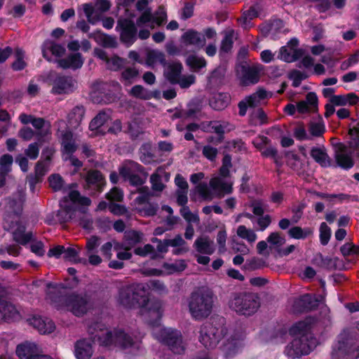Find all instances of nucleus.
<instances>
[{"label":"nucleus","mask_w":359,"mask_h":359,"mask_svg":"<svg viewBox=\"0 0 359 359\" xmlns=\"http://www.w3.org/2000/svg\"><path fill=\"white\" fill-rule=\"evenodd\" d=\"M117 301L126 309H133L138 306L141 315L152 325L154 337L167 345L173 353L180 354L184 352V346L181 333L175 330L164 327L159 323L163 312L161 304L156 300L148 299L144 283L122 286L119 289Z\"/></svg>","instance_id":"nucleus-1"},{"label":"nucleus","mask_w":359,"mask_h":359,"mask_svg":"<svg viewBox=\"0 0 359 359\" xmlns=\"http://www.w3.org/2000/svg\"><path fill=\"white\" fill-rule=\"evenodd\" d=\"M199 340L208 348L215 347L221 339L222 351L226 358H231L242 350L245 345L244 334L240 331H231L225 332L223 327H216L212 324L202 326L200 332Z\"/></svg>","instance_id":"nucleus-2"},{"label":"nucleus","mask_w":359,"mask_h":359,"mask_svg":"<svg viewBox=\"0 0 359 359\" xmlns=\"http://www.w3.org/2000/svg\"><path fill=\"white\" fill-rule=\"evenodd\" d=\"M48 181L50 187L54 191L62 190L64 193L68 194L60 203L61 210L57 213L60 222H65L72 218V212L74 211V205L79 206H89L90 205L91 201L89 198L82 196L78 191L74 189L76 187V184L73 183L64 186L62 177L57 174L51 175Z\"/></svg>","instance_id":"nucleus-3"},{"label":"nucleus","mask_w":359,"mask_h":359,"mask_svg":"<svg viewBox=\"0 0 359 359\" xmlns=\"http://www.w3.org/2000/svg\"><path fill=\"white\" fill-rule=\"evenodd\" d=\"M88 333L97 339L101 345L119 346L123 350H128V353H135L140 348V340L133 339L130 335L121 330H114L109 331L104 325L95 323L89 326Z\"/></svg>","instance_id":"nucleus-4"},{"label":"nucleus","mask_w":359,"mask_h":359,"mask_svg":"<svg viewBox=\"0 0 359 359\" xmlns=\"http://www.w3.org/2000/svg\"><path fill=\"white\" fill-rule=\"evenodd\" d=\"M215 295L207 287H199L190 294L188 299L189 311L192 318L201 320L207 318L214 306Z\"/></svg>","instance_id":"nucleus-5"},{"label":"nucleus","mask_w":359,"mask_h":359,"mask_svg":"<svg viewBox=\"0 0 359 359\" xmlns=\"http://www.w3.org/2000/svg\"><path fill=\"white\" fill-rule=\"evenodd\" d=\"M308 324L301 321L294 325L290 330L292 335H299L294 338L285 348V354L292 359L299 358L304 355H308L313 347L311 341H309V337L306 332Z\"/></svg>","instance_id":"nucleus-6"},{"label":"nucleus","mask_w":359,"mask_h":359,"mask_svg":"<svg viewBox=\"0 0 359 359\" xmlns=\"http://www.w3.org/2000/svg\"><path fill=\"white\" fill-rule=\"evenodd\" d=\"M260 302L258 295L255 293H236L229 302V308L240 315L251 316L257 312Z\"/></svg>","instance_id":"nucleus-7"},{"label":"nucleus","mask_w":359,"mask_h":359,"mask_svg":"<svg viewBox=\"0 0 359 359\" xmlns=\"http://www.w3.org/2000/svg\"><path fill=\"white\" fill-rule=\"evenodd\" d=\"M118 170L120 175L133 186L143 184L148 176L144 168L133 161H124L119 167Z\"/></svg>","instance_id":"nucleus-8"},{"label":"nucleus","mask_w":359,"mask_h":359,"mask_svg":"<svg viewBox=\"0 0 359 359\" xmlns=\"http://www.w3.org/2000/svg\"><path fill=\"white\" fill-rule=\"evenodd\" d=\"M48 81L52 87L50 93L53 95L70 94L76 88V81L69 76L50 74Z\"/></svg>","instance_id":"nucleus-9"},{"label":"nucleus","mask_w":359,"mask_h":359,"mask_svg":"<svg viewBox=\"0 0 359 359\" xmlns=\"http://www.w3.org/2000/svg\"><path fill=\"white\" fill-rule=\"evenodd\" d=\"M67 310L76 316L86 313L92 307V303L86 295L70 294L62 299Z\"/></svg>","instance_id":"nucleus-10"},{"label":"nucleus","mask_w":359,"mask_h":359,"mask_svg":"<svg viewBox=\"0 0 359 359\" xmlns=\"http://www.w3.org/2000/svg\"><path fill=\"white\" fill-rule=\"evenodd\" d=\"M264 67L256 63L252 65H243L237 70L238 76L243 86L254 85L259 82L263 74Z\"/></svg>","instance_id":"nucleus-11"},{"label":"nucleus","mask_w":359,"mask_h":359,"mask_svg":"<svg viewBox=\"0 0 359 359\" xmlns=\"http://www.w3.org/2000/svg\"><path fill=\"white\" fill-rule=\"evenodd\" d=\"M298 43L297 39H291L286 46L280 48L278 58L286 62H292L302 57L304 50L297 48Z\"/></svg>","instance_id":"nucleus-12"},{"label":"nucleus","mask_w":359,"mask_h":359,"mask_svg":"<svg viewBox=\"0 0 359 359\" xmlns=\"http://www.w3.org/2000/svg\"><path fill=\"white\" fill-rule=\"evenodd\" d=\"M143 239V234L134 230L126 231L124 233L123 240L121 243H116L114 249L116 250H130L137 244L141 243Z\"/></svg>","instance_id":"nucleus-13"},{"label":"nucleus","mask_w":359,"mask_h":359,"mask_svg":"<svg viewBox=\"0 0 359 359\" xmlns=\"http://www.w3.org/2000/svg\"><path fill=\"white\" fill-rule=\"evenodd\" d=\"M267 97V93L262 88L258 89L255 93L245 97V100L240 102L238 104L239 114L244 116L246 114L247 108L255 107L258 106L261 101Z\"/></svg>","instance_id":"nucleus-14"},{"label":"nucleus","mask_w":359,"mask_h":359,"mask_svg":"<svg viewBox=\"0 0 359 359\" xmlns=\"http://www.w3.org/2000/svg\"><path fill=\"white\" fill-rule=\"evenodd\" d=\"M85 188L91 191L101 192L105 184L104 179L98 170H89L85 177Z\"/></svg>","instance_id":"nucleus-15"},{"label":"nucleus","mask_w":359,"mask_h":359,"mask_svg":"<svg viewBox=\"0 0 359 359\" xmlns=\"http://www.w3.org/2000/svg\"><path fill=\"white\" fill-rule=\"evenodd\" d=\"M41 348L34 342L25 341L17 346L15 353L20 359H34Z\"/></svg>","instance_id":"nucleus-16"},{"label":"nucleus","mask_w":359,"mask_h":359,"mask_svg":"<svg viewBox=\"0 0 359 359\" xmlns=\"http://www.w3.org/2000/svg\"><path fill=\"white\" fill-rule=\"evenodd\" d=\"M118 25L121 28V39L128 45H131L136 39L137 29L135 24L130 20H118Z\"/></svg>","instance_id":"nucleus-17"},{"label":"nucleus","mask_w":359,"mask_h":359,"mask_svg":"<svg viewBox=\"0 0 359 359\" xmlns=\"http://www.w3.org/2000/svg\"><path fill=\"white\" fill-rule=\"evenodd\" d=\"M221 177H214L210 181V186L219 198L232 191L233 182Z\"/></svg>","instance_id":"nucleus-18"},{"label":"nucleus","mask_w":359,"mask_h":359,"mask_svg":"<svg viewBox=\"0 0 359 359\" xmlns=\"http://www.w3.org/2000/svg\"><path fill=\"white\" fill-rule=\"evenodd\" d=\"M170 175L165 172V169L159 167L150 177V183L151 189L155 192H161L165 189V185L163 182H168Z\"/></svg>","instance_id":"nucleus-19"},{"label":"nucleus","mask_w":359,"mask_h":359,"mask_svg":"<svg viewBox=\"0 0 359 359\" xmlns=\"http://www.w3.org/2000/svg\"><path fill=\"white\" fill-rule=\"evenodd\" d=\"M28 322L29 325L33 326L41 334H49L55 330L53 322L48 318L33 316L29 318Z\"/></svg>","instance_id":"nucleus-20"},{"label":"nucleus","mask_w":359,"mask_h":359,"mask_svg":"<svg viewBox=\"0 0 359 359\" xmlns=\"http://www.w3.org/2000/svg\"><path fill=\"white\" fill-rule=\"evenodd\" d=\"M93 353L92 341L80 339L75 343L74 355L76 359H90Z\"/></svg>","instance_id":"nucleus-21"},{"label":"nucleus","mask_w":359,"mask_h":359,"mask_svg":"<svg viewBox=\"0 0 359 359\" xmlns=\"http://www.w3.org/2000/svg\"><path fill=\"white\" fill-rule=\"evenodd\" d=\"M201 129L207 133H215L217 135H222L225 132L231 131L233 126L225 121H208L203 122L201 125Z\"/></svg>","instance_id":"nucleus-22"},{"label":"nucleus","mask_w":359,"mask_h":359,"mask_svg":"<svg viewBox=\"0 0 359 359\" xmlns=\"http://www.w3.org/2000/svg\"><path fill=\"white\" fill-rule=\"evenodd\" d=\"M24 201V191L22 190L18 191L12 197L7 199V211L16 215L20 214L22 210Z\"/></svg>","instance_id":"nucleus-23"},{"label":"nucleus","mask_w":359,"mask_h":359,"mask_svg":"<svg viewBox=\"0 0 359 359\" xmlns=\"http://www.w3.org/2000/svg\"><path fill=\"white\" fill-rule=\"evenodd\" d=\"M20 318V312L13 304L4 300L0 302V320L13 321Z\"/></svg>","instance_id":"nucleus-24"},{"label":"nucleus","mask_w":359,"mask_h":359,"mask_svg":"<svg viewBox=\"0 0 359 359\" xmlns=\"http://www.w3.org/2000/svg\"><path fill=\"white\" fill-rule=\"evenodd\" d=\"M61 144L63 159L67 161V157L72 155L77 148L71 132L66 131L62 135Z\"/></svg>","instance_id":"nucleus-25"},{"label":"nucleus","mask_w":359,"mask_h":359,"mask_svg":"<svg viewBox=\"0 0 359 359\" xmlns=\"http://www.w3.org/2000/svg\"><path fill=\"white\" fill-rule=\"evenodd\" d=\"M194 247L197 252L210 255L215 250V244L208 236H201L196 239Z\"/></svg>","instance_id":"nucleus-26"},{"label":"nucleus","mask_w":359,"mask_h":359,"mask_svg":"<svg viewBox=\"0 0 359 359\" xmlns=\"http://www.w3.org/2000/svg\"><path fill=\"white\" fill-rule=\"evenodd\" d=\"M58 66L62 69H79L83 64V59L80 53L69 55L65 59L57 60Z\"/></svg>","instance_id":"nucleus-27"},{"label":"nucleus","mask_w":359,"mask_h":359,"mask_svg":"<svg viewBox=\"0 0 359 359\" xmlns=\"http://www.w3.org/2000/svg\"><path fill=\"white\" fill-rule=\"evenodd\" d=\"M337 107L353 106L359 102V97L354 93L338 95L330 99Z\"/></svg>","instance_id":"nucleus-28"},{"label":"nucleus","mask_w":359,"mask_h":359,"mask_svg":"<svg viewBox=\"0 0 359 359\" xmlns=\"http://www.w3.org/2000/svg\"><path fill=\"white\" fill-rule=\"evenodd\" d=\"M183 43L186 45H192L201 48L205 44V36L194 31H188L182 35Z\"/></svg>","instance_id":"nucleus-29"},{"label":"nucleus","mask_w":359,"mask_h":359,"mask_svg":"<svg viewBox=\"0 0 359 359\" xmlns=\"http://www.w3.org/2000/svg\"><path fill=\"white\" fill-rule=\"evenodd\" d=\"M311 156L316 162L322 167H329L331 165V159L328 156L325 147H313L311 150Z\"/></svg>","instance_id":"nucleus-30"},{"label":"nucleus","mask_w":359,"mask_h":359,"mask_svg":"<svg viewBox=\"0 0 359 359\" xmlns=\"http://www.w3.org/2000/svg\"><path fill=\"white\" fill-rule=\"evenodd\" d=\"M43 55L48 60H50V58L48 57V53H51L55 57L62 56L65 52V48L57 43H55L51 41H47L44 42L43 45Z\"/></svg>","instance_id":"nucleus-31"},{"label":"nucleus","mask_w":359,"mask_h":359,"mask_svg":"<svg viewBox=\"0 0 359 359\" xmlns=\"http://www.w3.org/2000/svg\"><path fill=\"white\" fill-rule=\"evenodd\" d=\"M230 100V95L228 93H215L210 100V105L215 110H223L228 106Z\"/></svg>","instance_id":"nucleus-32"},{"label":"nucleus","mask_w":359,"mask_h":359,"mask_svg":"<svg viewBox=\"0 0 359 359\" xmlns=\"http://www.w3.org/2000/svg\"><path fill=\"white\" fill-rule=\"evenodd\" d=\"M335 158L338 165L344 169H349L353 166L351 154L344 148L339 149L336 152Z\"/></svg>","instance_id":"nucleus-33"},{"label":"nucleus","mask_w":359,"mask_h":359,"mask_svg":"<svg viewBox=\"0 0 359 359\" xmlns=\"http://www.w3.org/2000/svg\"><path fill=\"white\" fill-rule=\"evenodd\" d=\"M182 65L180 62H172L166 67L165 76L172 83H176L182 72Z\"/></svg>","instance_id":"nucleus-34"},{"label":"nucleus","mask_w":359,"mask_h":359,"mask_svg":"<svg viewBox=\"0 0 359 359\" xmlns=\"http://www.w3.org/2000/svg\"><path fill=\"white\" fill-rule=\"evenodd\" d=\"M237 236L241 239L245 240L248 243L252 245L257 239L255 231L245 225H239L236 229Z\"/></svg>","instance_id":"nucleus-35"},{"label":"nucleus","mask_w":359,"mask_h":359,"mask_svg":"<svg viewBox=\"0 0 359 359\" xmlns=\"http://www.w3.org/2000/svg\"><path fill=\"white\" fill-rule=\"evenodd\" d=\"M83 8L87 20L90 23L94 25L100 21L103 13H101L96 8H95L93 6L90 4H83Z\"/></svg>","instance_id":"nucleus-36"},{"label":"nucleus","mask_w":359,"mask_h":359,"mask_svg":"<svg viewBox=\"0 0 359 359\" xmlns=\"http://www.w3.org/2000/svg\"><path fill=\"white\" fill-rule=\"evenodd\" d=\"M13 240L20 245H25L32 241L33 234L32 232L25 233V228L20 226L13 233Z\"/></svg>","instance_id":"nucleus-37"},{"label":"nucleus","mask_w":359,"mask_h":359,"mask_svg":"<svg viewBox=\"0 0 359 359\" xmlns=\"http://www.w3.org/2000/svg\"><path fill=\"white\" fill-rule=\"evenodd\" d=\"M313 229L309 227L302 228L296 226L290 228L288 231L290 237L294 239H305L313 234Z\"/></svg>","instance_id":"nucleus-38"},{"label":"nucleus","mask_w":359,"mask_h":359,"mask_svg":"<svg viewBox=\"0 0 359 359\" xmlns=\"http://www.w3.org/2000/svg\"><path fill=\"white\" fill-rule=\"evenodd\" d=\"M165 60L164 54L159 50H151L147 52L146 64L149 67H153L158 63L163 64Z\"/></svg>","instance_id":"nucleus-39"},{"label":"nucleus","mask_w":359,"mask_h":359,"mask_svg":"<svg viewBox=\"0 0 359 359\" xmlns=\"http://www.w3.org/2000/svg\"><path fill=\"white\" fill-rule=\"evenodd\" d=\"M318 300L311 294H306L300 297L297 302V304L302 307L301 311L311 310L318 306Z\"/></svg>","instance_id":"nucleus-40"},{"label":"nucleus","mask_w":359,"mask_h":359,"mask_svg":"<svg viewBox=\"0 0 359 359\" xmlns=\"http://www.w3.org/2000/svg\"><path fill=\"white\" fill-rule=\"evenodd\" d=\"M85 110L82 107H76L69 114V122L72 127H76L83 120Z\"/></svg>","instance_id":"nucleus-41"},{"label":"nucleus","mask_w":359,"mask_h":359,"mask_svg":"<svg viewBox=\"0 0 359 359\" xmlns=\"http://www.w3.org/2000/svg\"><path fill=\"white\" fill-rule=\"evenodd\" d=\"M168 243L169 244V246L178 248L174 250V253L176 255L185 252L188 250L187 248L185 246L186 242L180 235H177L172 239H168Z\"/></svg>","instance_id":"nucleus-42"},{"label":"nucleus","mask_w":359,"mask_h":359,"mask_svg":"<svg viewBox=\"0 0 359 359\" xmlns=\"http://www.w3.org/2000/svg\"><path fill=\"white\" fill-rule=\"evenodd\" d=\"M109 116L105 112L99 113L90 122L89 128L91 130H97L108 121Z\"/></svg>","instance_id":"nucleus-43"},{"label":"nucleus","mask_w":359,"mask_h":359,"mask_svg":"<svg viewBox=\"0 0 359 359\" xmlns=\"http://www.w3.org/2000/svg\"><path fill=\"white\" fill-rule=\"evenodd\" d=\"M79 248L76 250L73 247L65 248L63 258L74 264L82 262V259L79 257Z\"/></svg>","instance_id":"nucleus-44"},{"label":"nucleus","mask_w":359,"mask_h":359,"mask_svg":"<svg viewBox=\"0 0 359 359\" xmlns=\"http://www.w3.org/2000/svg\"><path fill=\"white\" fill-rule=\"evenodd\" d=\"M153 194L149 191L148 187H144L140 190V194L135 198L134 203L136 207H142L146 205Z\"/></svg>","instance_id":"nucleus-45"},{"label":"nucleus","mask_w":359,"mask_h":359,"mask_svg":"<svg viewBox=\"0 0 359 359\" xmlns=\"http://www.w3.org/2000/svg\"><path fill=\"white\" fill-rule=\"evenodd\" d=\"M149 23L151 29H154L155 25L153 23V15L150 9L145 10L140 18L137 20L136 25L137 27H142Z\"/></svg>","instance_id":"nucleus-46"},{"label":"nucleus","mask_w":359,"mask_h":359,"mask_svg":"<svg viewBox=\"0 0 359 359\" xmlns=\"http://www.w3.org/2000/svg\"><path fill=\"white\" fill-rule=\"evenodd\" d=\"M257 16V11L255 7H251L248 11L245 12L242 17L239 19L241 26L246 29L249 27L250 20Z\"/></svg>","instance_id":"nucleus-47"},{"label":"nucleus","mask_w":359,"mask_h":359,"mask_svg":"<svg viewBox=\"0 0 359 359\" xmlns=\"http://www.w3.org/2000/svg\"><path fill=\"white\" fill-rule=\"evenodd\" d=\"M187 64L193 69H199L206 65V62L203 57L191 55L187 58Z\"/></svg>","instance_id":"nucleus-48"},{"label":"nucleus","mask_w":359,"mask_h":359,"mask_svg":"<svg viewBox=\"0 0 359 359\" xmlns=\"http://www.w3.org/2000/svg\"><path fill=\"white\" fill-rule=\"evenodd\" d=\"M15 60L12 64L13 69L15 71H20L23 69L26 66V63L24 61V52L21 49L17 48L15 52Z\"/></svg>","instance_id":"nucleus-49"},{"label":"nucleus","mask_w":359,"mask_h":359,"mask_svg":"<svg viewBox=\"0 0 359 359\" xmlns=\"http://www.w3.org/2000/svg\"><path fill=\"white\" fill-rule=\"evenodd\" d=\"M234 32L233 30L226 31L224 37L222 41L221 50L225 53L229 52L233 46Z\"/></svg>","instance_id":"nucleus-50"},{"label":"nucleus","mask_w":359,"mask_h":359,"mask_svg":"<svg viewBox=\"0 0 359 359\" xmlns=\"http://www.w3.org/2000/svg\"><path fill=\"white\" fill-rule=\"evenodd\" d=\"M249 207L255 215L262 216L264 213L266 205L262 200H253L249 203Z\"/></svg>","instance_id":"nucleus-51"},{"label":"nucleus","mask_w":359,"mask_h":359,"mask_svg":"<svg viewBox=\"0 0 359 359\" xmlns=\"http://www.w3.org/2000/svg\"><path fill=\"white\" fill-rule=\"evenodd\" d=\"M180 212L182 217L189 224L198 223L200 219L197 213L191 212L188 206L182 207Z\"/></svg>","instance_id":"nucleus-52"},{"label":"nucleus","mask_w":359,"mask_h":359,"mask_svg":"<svg viewBox=\"0 0 359 359\" xmlns=\"http://www.w3.org/2000/svg\"><path fill=\"white\" fill-rule=\"evenodd\" d=\"M13 158L10 154H4L0 158V172L8 174L11 170Z\"/></svg>","instance_id":"nucleus-53"},{"label":"nucleus","mask_w":359,"mask_h":359,"mask_svg":"<svg viewBox=\"0 0 359 359\" xmlns=\"http://www.w3.org/2000/svg\"><path fill=\"white\" fill-rule=\"evenodd\" d=\"M195 190L204 200L210 201L213 198V194L206 183L198 184Z\"/></svg>","instance_id":"nucleus-54"},{"label":"nucleus","mask_w":359,"mask_h":359,"mask_svg":"<svg viewBox=\"0 0 359 359\" xmlns=\"http://www.w3.org/2000/svg\"><path fill=\"white\" fill-rule=\"evenodd\" d=\"M139 72L134 67L126 69L121 74V80L126 85H130L133 80L137 76Z\"/></svg>","instance_id":"nucleus-55"},{"label":"nucleus","mask_w":359,"mask_h":359,"mask_svg":"<svg viewBox=\"0 0 359 359\" xmlns=\"http://www.w3.org/2000/svg\"><path fill=\"white\" fill-rule=\"evenodd\" d=\"M32 124L36 129H38V130L45 128L44 130L38 133V135L40 136H45L46 134H48L50 133L49 132L50 124L49 123L46 124L44 119L42 118H34V117Z\"/></svg>","instance_id":"nucleus-56"},{"label":"nucleus","mask_w":359,"mask_h":359,"mask_svg":"<svg viewBox=\"0 0 359 359\" xmlns=\"http://www.w3.org/2000/svg\"><path fill=\"white\" fill-rule=\"evenodd\" d=\"M130 94L133 97L143 100H147L150 97L149 93L140 85L133 86L130 90Z\"/></svg>","instance_id":"nucleus-57"},{"label":"nucleus","mask_w":359,"mask_h":359,"mask_svg":"<svg viewBox=\"0 0 359 359\" xmlns=\"http://www.w3.org/2000/svg\"><path fill=\"white\" fill-rule=\"evenodd\" d=\"M331 236V229L325 222H323L320 226V240L322 245H325L328 243Z\"/></svg>","instance_id":"nucleus-58"},{"label":"nucleus","mask_w":359,"mask_h":359,"mask_svg":"<svg viewBox=\"0 0 359 359\" xmlns=\"http://www.w3.org/2000/svg\"><path fill=\"white\" fill-rule=\"evenodd\" d=\"M289 78L292 81V86L295 88L300 86L302 81L307 78V75L299 70H292L290 74Z\"/></svg>","instance_id":"nucleus-59"},{"label":"nucleus","mask_w":359,"mask_h":359,"mask_svg":"<svg viewBox=\"0 0 359 359\" xmlns=\"http://www.w3.org/2000/svg\"><path fill=\"white\" fill-rule=\"evenodd\" d=\"M136 210L144 216H153L156 214L158 205L148 202L142 207H136Z\"/></svg>","instance_id":"nucleus-60"},{"label":"nucleus","mask_w":359,"mask_h":359,"mask_svg":"<svg viewBox=\"0 0 359 359\" xmlns=\"http://www.w3.org/2000/svg\"><path fill=\"white\" fill-rule=\"evenodd\" d=\"M144 285L146 286V291L147 289H150L159 294L166 292L167 291L165 285L158 280H150L147 285Z\"/></svg>","instance_id":"nucleus-61"},{"label":"nucleus","mask_w":359,"mask_h":359,"mask_svg":"<svg viewBox=\"0 0 359 359\" xmlns=\"http://www.w3.org/2000/svg\"><path fill=\"white\" fill-rule=\"evenodd\" d=\"M125 64V60L118 56H114L109 58L106 63L107 68L113 70H118Z\"/></svg>","instance_id":"nucleus-62"},{"label":"nucleus","mask_w":359,"mask_h":359,"mask_svg":"<svg viewBox=\"0 0 359 359\" xmlns=\"http://www.w3.org/2000/svg\"><path fill=\"white\" fill-rule=\"evenodd\" d=\"M25 156L30 160H35L39 154V145L36 142L31 143L24 151Z\"/></svg>","instance_id":"nucleus-63"},{"label":"nucleus","mask_w":359,"mask_h":359,"mask_svg":"<svg viewBox=\"0 0 359 359\" xmlns=\"http://www.w3.org/2000/svg\"><path fill=\"white\" fill-rule=\"evenodd\" d=\"M341 252L344 257L359 255V246L351 243H346L340 248Z\"/></svg>","instance_id":"nucleus-64"}]
</instances>
